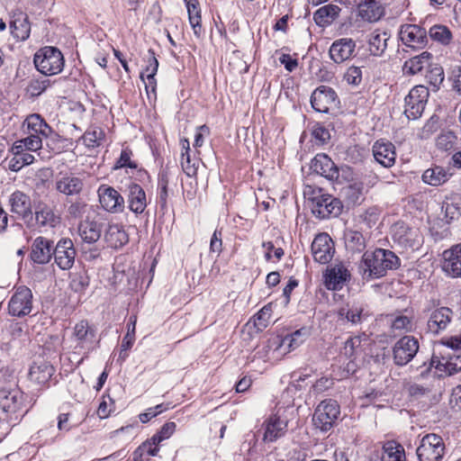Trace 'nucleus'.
<instances>
[{
  "mask_svg": "<svg viewBox=\"0 0 461 461\" xmlns=\"http://www.w3.org/2000/svg\"><path fill=\"white\" fill-rule=\"evenodd\" d=\"M311 249L314 260L322 265L328 264L335 253L334 242L326 232L316 235L312 242Z\"/></svg>",
  "mask_w": 461,
  "mask_h": 461,
  "instance_id": "15",
  "label": "nucleus"
},
{
  "mask_svg": "<svg viewBox=\"0 0 461 461\" xmlns=\"http://www.w3.org/2000/svg\"><path fill=\"white\" fill-rule=\"evenodd\" d=\"M337 104L338 95L335 90L327 86L317 87L311 95L312 107L319 113H327Z\"/></svg>",
  "mask_w": 461,
  "mask_h": 461,
  "instance_id": "16",
  "label": "nucleus"
},
{
  "mask_svg": "<svg viewBox=\"0 0 461 461\" xmlns=\"http://www.w3.org/2000/svg\"><path fill=\"white\" fill-rule=\"evenodd\" d=\"M428 35L433 41L442 46H449L453 41L452 32L447 26L442 24L431 26Z\"/></svg>",
  "mask_w": 461,
  "mask_h": 461,
  "instance_id": "45",
  "label": "nucleus"
},
{
  "mask_svg": "<svg viewBox=\"0 0 461 461\" xmlns=\"http://www.w3.org/2000/svg\"><path fill=\"white\" fill-rule=\"evenodd\" d=\"M127 203L128 208L135 215L144 212L148 205L146 192L136 183H131L127 187Z\"/></svg>",
  "mask_w": 461,
  "mask_h": 461,
  "instance_id": "26",
  "label": "nucleus"
},
{
  "mask_svg": "<svg viewBox=\"0 0 461 461\" xmlns=\"http://www.w3.org/2000/svg\"><path fill=\"white\" fill-rule=\"evenodd\" d=\"M373 156L384 167H391L395 163L396 153L393 144L384 140H376L372 148Z\"/></svg>",
  "mask_w": 461,
  "mask_h": 461,
  "instance_id": "27",
  "label": "nucleus"
},
{
  "mask_svg": "<svg viewBox=\"0 0 461 461\" xmlns=\"http://www.w3.org/2000/svg\"><path fill=\"white\" fill-rule=\"evenodd\" d=\"M426 78L434 87H438L444 80V71L441 67L435 66L431 68L427 75Z\"/></svg>",
  "mask_w": 461,
  "mask_h": 461,
  "instance_id": "64",
  "label": "nucleus"
},
{
  "mask_svg": "<svg viewBox=\"0 0 461 461\" xmlns=\"http://www.w3.org/2000/svg\"><path fill=\"white\" fill-rule=\"evenodd\" d=\"M442 269L447 276L461 278V243L443 252Z\"/></svg>",
  "mask_w": 461,
  "mask_h": 461,
  "instance_id": "23",
  "label": "nucleus"
},
{
  "mask_svg": "<svg viewBox=\"0 0 461 461\" xmlns=\"http://www.w3.org/2000/svg\"><path fill=\"white\" fill-rule=\"evenodd\" d=\"M263 427H265L263 440L265 442H274L286 433L288 419L283 417L281 408H279L276 413L271 415L264 421Z\"/></svg>",
  "mask_w": 461,
  "mask_h": 461,
  "instance_id": "17",
  "label": "nucleus"
},
{
  "mask_svg": "<svg viewBox=\"0 0 461 461\" xmlns=\"http://www.w3.org/2000/svg\"><path fill=\"white\" fill-rule=\"evenodd\" d=\"M391 330L399 333L409 332L412 330V319L402 312L390 315Z\"/></svg>",
  "mask_w": 461,
  "mask_h": 461,
  "instance_id": "47",
  "label": "nucleus"
},
{
  "mask_svg": "<svg viewBox=\"0 0 461 461\" xmlns=\"http://www.w3.org/2000/svg\"><path fill=\"white\" fill-rule=\"evenodd\" d=\"M22 143L27 152L37 151L42 148V140L39 135L30 134L28 137L17 140Z\"/></svg>",
  "mask_w": 461,
  "mask_h": 461,
  "instance_id": "57",
  "label": "nucleus"
},
{
  "mask_svg": "<svg viewBox=\"0 0 461 461\" xmlns=\"http://www.w3.org/2000/svg\"><path fill=\"white\" fill-rule=\"evenodd\" d=\"M36 68L45 76L60 73L64 68V57L61 51L52 46H46L39 50L34 55Z\"/></svg>",
  "mask_w": 461,
  "mask_h": 461,
  "instance_id": "3",
  "label": "nucleus"
},
{
  "mask_svg": "<svg viewBox=\"0 0 461 461\" xmlns=\"http://www.w3.org/2000/svg\"><path fill=\"white\" fill-rule=\"evenodd\" d=\"M53 249L54 245L52 240L45 237H38L32 244L31 259L35 264L45 265L53 258Z\"/></svg>",
  "mask_w": 461,
  "mask_h": 461,
  "instance_id": "22",
  "label": "nucleus"
},
{
  "mask_svg": "<svg viewBox=\"0 0 461 461\" xmlns=\"http://www.w3.org/2000/svg\"><path fill=\"white\" fill-rule=\"evenodd\" d=\"M312 202V212L320 219L338 216L341 212L342 205L340 201L330 194H321V190L319 191V194H314Z\"/></svg>",
  "mask_w": 461,
  "mask_h": 461,
  "instance_id": "12",
  "label": "nucleus"
},
{
  "mask_svg": "<svg viewBox=\"0 0 461 461\" xmlns=\"http://www.w3.org/2000/svg\"><path fill=\"white\" fill-rule=\"evenodd\" d=\"M456 140V137L452 131H444L438 136L436 145L439 149L448 150L453 148Z\"/></svg>",
  "mask_w": 461,
  "mask_h": 461,
  "instance_id": "58",
  "label": "nucleus"
},
{
  "mask_svg": "<svg viewBox=\"0 0 461 461\" xmlns=\"http://www.w3.org/2000/svg\"><path fill=\"white\" fill-rule=\"evenodd\" d=\"M358 15L365 21L374 23L384 14L379 0H362L357 5Z\"/></svg>",
  "mask_w": 461,
  "mask_h": 461,
  "instance_id": "33",
  "label": "nucleus"
},
{
  "mask_svg": "<svg viewBox=\"0 0 461 461\" xmlns=\"http://www.w3.org/2000/svg\"><path fill=\"white\" fill-rule=\"evenodd\" d=\"M344 79L348 85L358 86L362 81V70L359 67L351 66L344 74Z\"/></svg>",
  "mask_w": 461,
  "mask_h": 461,
  "instance_id": "63",
  "label": "nucleus"
},
{
  "mask_svg": "<svg viewBox=\"0 0 461 461\" xmlns=\"http://www.w3.org/2000/svg\"><path fill=\"white\" fill-rule=\"evenodd\" d=\"M343 239L347 250L351 253H361L366 249V238L363 233L358 230H346Z\"/></svg>",
  "mask_w": 461,
  "mask_h": 461,
  "instance_id": "40",
  "label": "nucleus"
},
{
  "mask_svg": "<svg viewBox=\"0 0 461 461\" xmlns=\"http://www.w3.org/2000/svg\"><path fill=\"white\" fill-rule=\"evenodd\" d=\"M103 131L100 129L86 131L83 135V141L88 148H95L100 145Z\"/></svg>",
  "mask_w": 461,
  "mask_h": 461,
  "instance_id": "60",
  "label": "nucleus"
},
{
  "mask_svg": "<svg viewBox=\"0 0 461 461\" xmlns=\"http://www.w3.org/2000/svg\"><path fill=\"white\" fill-rule=\"evenodd\" d=\"M104 238L109 246L114 249L122 247L129 240L123 227L119 224L109 225L104 233Z\"/></svg>",
  "mask_w": 461,
  "mask_h": 461,
  "instance_id": "41",
  "label": "nucleus"
},
{
  "mask_svg": "<svg viewBox=\"0 0 461 461\" xmlns=\"http://www.w3.org/2000/svg\"><path fill=\"white\" fill-rule=\"evenodd\" d=\"M35 220L41 227H55L59 222V218L47 204H39L35 208Z\"/></svg>",
  "mask_w": 461,
  "mask_h": 461,
  "instance_id": "42",
  "label": "nucleus"
},
{
  "mask_svg": "<svg viewBox=\"0 0 461 461\" xmlns=\"http://www.w3.org/2000/svg\"><path fill=\"white\" fill-rule=\"evenodd\" d=\"M343 354L352 362L362 357L364 355V348L361 338L356 336L347 339L344 344Z\"/></svg>",
  "mask_w": 461,
  "mask_h": 461,
  "instance_id": "46",
  "label": "nucleus"
},
{
  "mask_svg": "<svg viewBox=\"0 0 461 461\" xmlns=\"http://www.w3.org/2000/svg\"><path fill=\"white\" fill-rule=\"evenodd\" d=\"M429 91L422 85L413 86L404 98L403 113L408 120H417L421 117L428 99Z\"/></svg>",
  "mask_w": 461,
  "mask_h": 461,
  "instance_id": "6",
  "label": "nucleus"
},
{
  "mask_svg": "<svg viewBox=\"0 0 461 461\" xmlns=\"http://www.w3.org/2000/svg\"><path fill=\"white\" fill-rule=\"evenodd\" d=\"M312 136L318 144H325L330 138L328 129L320 122H315L312 127Z\"/></svg>",
  "mask_w": 461,
  "mask_h": 461,
  "instance_id": "59",
  "label": "nucleus"
},
{
  "mask_svg": "<svg viewBox=\"0 0 461 461\" xmlns=\"http://www.w3.org/2000/svg\"><path fill=\"white\" fill-rule=\"evenodd\" d=\"M436 366L440 371H444L448 375H452L461 371V352L453 351L447 354L446 357H442V360H439L437 357H432L429 366L425 370L421 371V375H424L425 372L429 371L431 366Z\"/></svg>",
  "mask_w": 461,
  "mask_h": 461,
  "instance_id": "25",
  "label": "nucleus"
},
{
  "mask_svg": "<svg viewBox=\"0 0 461 461\" xmlns=\"http://www.w3.org/2000/svg\"><path fill=\"white\" fill-rule=\"evenodd\" d=\"M339 319L342 321H347L353 325L361 323L367 316L365 312V304L359 302L348 303L346 306L339 308L338 312Z\"/></svg>",
  "mask_w": 461,
  "mask_h": 461,
  "instance_id": "28",
  "label": "nucleus"
},
{
  "mask_svg": "<svg viewBox=\"0 0 461 461\" xmlns=\"http://www.w3.org/2000/svg\"><path fill=\"white\" fill-rule=\"evenodd\" d=\"M312 371L305 368L303 370H296L294 371L290 375V382L288 384V390L292 391H302L305 388L306 384L305 381L312 376Z\"/></svg>",
  "mask_w": 461,
  "mask_h": 461,
  "instance_id": "48",
  "label": "nucleus"
},
{
  "mask_svg": "<svg viewBox=\"0 0 461 461\" xmlns=\"http://www.w3.org/2000/svg\"><path fill=\"white\" fill-rule=\"evenodd\" d=\"M311 328L304 326L285 336L280 342V348L290 352L299 348L311 336Z\"/></svg>",
  "mask_w": 461,
  "mask_h": 461,
  "instance_id": "31",
  "label": "nucleus"
},
{
  "mask_svg": "<svg viewBox=\"0 0 461 461\" xmlns=\"http://www.w3.org/2000/svg\"><path fill=\"white\" fill-rule=\"evenodd\" d=\"M350 272L342 263H337L326 269L323 273L324 285L328 290H340L350 279Z\"/></svg>",
  "mask_w": 461,
  "mask_h": 461,
  "instance_id": "18",
  "label": "nucleus"
},
{
  "mask_svg": "<svg viewBox=\"0 0 461 461\" xmlns=\"http://www.w3.org/2000/svg\"><path fill=\"white\" fill-rule=\"evenodd\" d=\"M55 373L54 366L45 360L34 361L29 371L30 379L44 385L50 382Z\"/></svg>",
  "mask_w": 461,
  "mask_h": 461,
  "instance_id": "30",
  "label": "nucleus"
},
{
  "mask_svg": "<svg viewBox=\"0 0 461 461\" xmlns=\"http://www.w3.org/2000/svg\"><path fill=\"white\" fill-rule=\"evenodd\" d=\"M199 160L192 158L190 153H182L181 166L185 174L189 176H194L197 174Z\"/></svg>",
  "mask_w": 461,
  "mask_h": 461,
  "instance_id": "53",
  "label": "nucleus"
},
{
  "mask_svg": "<svg viewBox=\"0 0 461 461\" xmlns=\"http://www.w3.org/2000/svg\"><path fill=\"white\" fill-rule=\"evenodd\" d=\"M381 461H407L404 447L395 440H387L382 447Z\"/></svg>",
  "mask_w": 461,
  "mask_h": 461,
  "instance_id": "39",
  "label": "nucleus"
},
{
  "mask_svg": "<svg viewBox=\"0 0 461 461\" xmlns=\"http://www.w3.org/2000/svg\"><path fill=\"white\" fill-rule=\"evenodd\" d=\"M147 66L143 72L140 73V79L144 81V78L148 77V75H151L152 77H156L158 68V61L155 56V52L153 50L149 49L148 51L147 58Z\"/></svg>",
  "mask_w": 461,
  "mask_h": 461,
  "instance_id": "55",
  "label": "nucleus"
},
{
  "mask_svg": "<svg viewBox=\"0 0 461 461\" xmlns=\"http://www.w3.org/2000/svg\"><path fill=\"white\" fill-rule=\"evenodd\" d=\"M400 258L391 250L376 249L375 251H366L359 266L363 277L379 278L385 276L388 270L398 268Z\"/></svg>",
  "mask_w": 461,
  "mask_h": 461,
  "instance_id": "1",
  "label": "nucleus"
},
{
  "mask_svg": "<svg viewBox=\"0 0 461 461\" xmlns=\"http://www.w3.org/2000/svg\"><path fill=\"white\" fill-rule=\"evenodd\" d=\"M176 423L173 421H168L165 423L161 429L152 436L153 440H156L157 443L160 444L163 440L167 439L171 437V435L176 430Z\"/></svg>",
  "mask_w": 461,
  "mask_h": 461,
  "instance_id": "62",
  "label": "nucleus"
},
{
  "mask_svg": "<svg viewBox=\"0 0 461 461\" xmlns=\"http://www.w3.org/2000/svg\"><path fill=\"white\" fill-rule=\"evenodd\" d=\"M28 131L31 134L39 135L41 140L51 128L46 121L39 113H32L28 115L24 121Z\"/></svg>",
  "mask_w": 461,
  "mask_h": 461,
  "instance_id": "43",
  "label": "nucleus"
},
{
  "mask_svg": "<svg viewBox=\"0 0 461 461\" xmlns=\"http://www.w3.org/2000/svg\"><path fill=\"white\" fill-rule=\"evenodd\" d=\"M11 376L8 371L0 370V408L5 412H16L23 404V393L16 388L14 381H5Z\"/></svg>",
  "mask_w": 461,
  "mask_h": 461,
  "instance_id": "4",
  "label": "nucleus"
},
{
  "mask_svg": "<svg viewBox=\"0 0 461 461\" xmlns=\"http://www.w3.org/2000/svg\"><path fill=\"white\" fill-rule=\"evenodd\" d=\"M32 310V293L30 288L21 285L15 288L8 303V312L12 316L23 317Z\"/></svg>",
  "mask_w": 461,
  "mask_h": 461,
  "instance_id": "11",
  "label": "nucleus"
},
{
  "mask_svg": "<svg viewBox=\"0 0 461 461\" xmlns=\"http://www.w3.org/2000/svg\"><path fill=\"white\" fill-rule=\"evenodd\" d=\"M340 11V7L337 5H326L315 11L313 20L317 25L325 27L331 24L338 18Z\"/></svg>",
  "mask_w": 461,
  "mask_h": 461,
  "instance_id": "37",
  "label": "nucleus"
},
{
  "mask_svg": "<svg viewBox=\"0 0 461 461\" xmlns=\"http://www.w3.org/2000/svg\"><path fill=\"white\" fill-rule=\"evenodd\" d=\"M452 175L448 169L441 166L433 165L423 172L421 179L427 185L439 186L447 183Z\"/></svg>",
  "mask_w": 461,
  "mask_h": 461,
  "instance_id": "34",
  "label": "nucleus"
},
{
  "mask_svg": "<svg viewBox=\"0 0 461 461\" xmlns=\"http://www.w3.org/2000/svg\"><path fill=\"white\" fill-rule=\"evenodd\" d=\"M133 156L132 150L126 147L122 149L120 157L115 161L113 170H118L121 168L138 169V164L131 159Z\"/></svg>",
  "mask_w": 461,
  "mask_h": 461,
  "instance_id": "49",
  "label": "nucleus"
},
{
  "mask_svg": "<svg viewBox=\"0 0 461 461\" xmlns=\"http://www.w3.org/2000/svg\"><path fill=\"white\" fill-rule=\"evenodd\" d=\"M10 29L13 36L18 41L27 40L31 32L28 16L22 12L15 14L14 20L10 23Z\"/></svg>",
  "mask_w": 461,
  "mask_h": 461,
  "instance_id": "38",
  "label": "nucleus"
},
{
  "mask_svg": "<svg viewBox=\"0 0 461 461\" xmlns=\"http://www.w3.org/2000/svg\"><path fill=\"white\" fill-rule=\"evenodd\" d=\"M76 256L77 250L74 242L69 238L60 239L54 246V262L61 270H68L72 268Z\"/></svg>",
  "mask_w": 461,
  "mask_h": 461,
  "instance_id": "13",
  "label": "nucleus"
},
{
  "mask_svg": "<svg viewBox=\"0 0 461 461\" xmlns=\"http://www.w3.org/2000/svg\"><path fill=\"white\" fill-rule=\"evenodd\" d=\"M398 38L406 48L415 50L424 49L429 42L425 28L413 23L402 24L398 31Z\"/></svg>",
  "mask_w": 461,
  "mask_h": 461,
  "instance_id": "9",
  "label": "nucleus"
},
{
  "mask_svg": "<svg viewBox=\"0 0 461 461\" xmlns=\"http://www.w3.org/2000/svg\"><path fill=\"white\" fill-rule=\"evenodd\" d=\"M419 349L420 343L418 339L411 335H404L392 348L394 365L397 366H406L415 357Z\"/></svg>",
  "mask_w": 461,
  "mask_h": 461,
  "instance_id": "8",
  "label": "nucleus"
},
{
  "mask_svg": "<svg viewBox=\"0 0 461 461\" xmlns=\"http://www.w3.org/2000/svg\"><path fill=\"white\" fill-rule=\"evenodd\" d=\"M392 240L402 249H418L422 243V238L416 228H411L404 222H396L392 227Z\"/></svg>",
  "mask_w": 461,
  "mask_h": 461,
  "instance_id": "10",
  "label": "nucleus"
},
{
  "mask_svg": "<svg viewBox=\"0 0 461 461\" xmlns=\"http://www.w3.org/2000/svg\"><path fill=\"white\" fill-rule=\"evenodd\" d=\"M89 285V277L86 272H79L73 276L70 287L76 293H83Z\"/></svg>",
  "mask_w": 461,
  "mask_h": 461,
  "instance_id": "54",
  "label": "nucleus"
},
{
  "mask_svg": "<svg viewBox=\"0 0 461 461\" xmlns=\"http://www.w3.org/2000/svg\"><path fill=\"white\" fill-rule=\"evenodd\" d=\"M43 139H45L48 148L55 153L61 152L65 147L64 142L67 141L65 138L53 131L52 128L50 129V132L43 136Z\"/></svg>",
  "mask_w": 461,
  "mask_h": 461,
  "instance_id": "50",
  "label": "nucleus"
},
{
  "mask_svg": "<svg viewBox=\"0 0 461 461\" xmlns=\"http://www.w3.org/2000/svg\"><path fill=\"white\" fill-rule=\"evenodd\" d=\"M84 186L83 180L73 174H64L56 180V189L65 195H77Z\"/></svg>",
  "mask_w": 461,
  "mask_h": 461,
  "instance_id": "29",
  "label": "nucleus"
},
{
  "mask_svg": "<svg viewBox=\"0 0 461 461\" xmlns=\"http://www.w3.org/2000/svg\"><path fill=\"white\" fill-rule=\"evenodd\" d=\"M71 339L75 343V353L84 355L79 360V364H81L85 358L88 357L89 353L99 344V339L96 336V329L87 321H80L75 325Z\"/></svg>",
  "mask_w": 461,
  "mask_h": 461,
  "instance_id": "2",
  "label": "nucleus"
},
{
  "mask_svg": "<svg viewBox=\"0 0 461 461\" xmlns=\"http://www.w3.org/2000/svg\"><path fill=\"white\" fill-rule=\"evenodd\" d=\"M356 42L351 38H340L330 47V58L337 64L350 59L355 53Z\"/></svg>",
  "mask_w": 461,
  "mask_h": 461,
  "instance_id": "21",
  "label": "nucleus"
},
{
  "mask_svg": "<svg viewBox=\"0 0 461 461\" xmlns=\"http://www.w3.org/2000/svg\"><path fill=\"white\" fill-rule=\"evenodd\" d=\"M158 443L153 440L151 437L149 439L144 441L139 446L132 454L133 461H148L149 456H157L159 448Z\"/></svg>",
  "mask_w": 461,
  "mask_h": 461,
  "instance_id": "44",
  "label": "nucleus"
},
{
  "mask_svg": "<svg viewBox=\"0 0 461 461\" xmlns=\"http://www.w3.org/2000/svg\"><path fill=\"white\" fill-rule=\"evenodd\" d=\"M35 158L31 153L18 154V156H13L9 160V168L14 172H18L23 167L32 164Z\"/></svg>",
  "mask_w": 461,
  "mask_h": 461,
  "instance_id": "52",
  "label": "nucleus"
},
{
  "mask_svg": "<svg viewBox=\"0 0 461 461\" xmlns=\"http://www.w3.org/2000/svg\"><path fill=\"white\" fill-rule=\"evenodd\" d=\"M97 193L100 204L104 211L111 213H121L124 211V197L115 188L102 185Z\"/></svg>",
  "mask_w": 461,
  "mask_h": 461,
  "instance_id": "14",
  "label": "nucleus"
},
{
  "mask_svg": "<svg viewBox=\"0 0 461 461\" xmlns=\"http://www.w3.org/2000/svg\"><path fill=\"white\" fill-rule=\"evenodd\" d=\"M272 313V303L265 305L256 315L255 325L261 330L266 328L270 321Z\"/></svg>",
  "mask_w": 461,
  "mask_h": 461,
  "instance_id": "61",
  "label": "nucleus"
},
{
  "mask_svg": "<svg viewBox=\"0 0 461 461\" xmlns=\"http://www.w3.org/2000/svg\"><path fill=\"white\" fill-rule=\"evenodd\" d=\"M310 168L330 181H337L339 177V168L332 159L324 153H318L311 160Z\"/></svg>",
  "mask_w": 461,
  "mask_h": 461,
  "instance_id": "20",
  "label": "nucleus"
},
{
  "mask_svg": "<svg viewBox=\"0 0 461 461\" xmlns=\"http://www.w3.org/2000/svg\"><path fill=\"white\" fill-rule=\"evenodd\" d=\"M444 453L445 443L443 438L435 433L423 436L416 450L419 461H440Z\"/></svg>",
  "mask_w": 461,
  "mask_h": 461,
  "instance_id": "7",
  "label": "nucleus"
},
{
  "mask_svg": "<svg viewBox=\"0 0 461 461\" xmlns=\"http://www.w3.org/2000/svg\"><path fill=\"white\" fill-rule=\"evenodd\" d=\"M391 34L386 31L376 29L368 35V50L375 57H381L387 49Z\"/></svg>",
  "mask_w": 461,
  "mask_h": 461,
  "instance_id": "32",
  "label": "nucleus"
},
{
  "mask_svg": "<svg viewBox=\"0 0 461 461\" xmlns=\"http://www.w3.org/2000/svg\"><path fill=\"white\" fill-rule=\"evenodd\" d=\"M340 415V406L336 400L321 401L314 411L312 421L321 431L327 432L336 424Z\"/></svg>",
  "mask_w": 461,
  "mask_h": 461,
  "instance_id": "5",
  "label": "nucleus"
},
{
  "mask_svg": "<svg viewBox=\"0 0 461 461\" xmlns=\"http://www.w3.org/2000/svg\"><path fill=\"white\" fill-rule=\"evenodd\" d=\"M433 56L429 51H423L420 54L407 59L403 66L402 71L406 75H415L420 72L424 68L429 66Z\"/></svg>",
  "mask_w": 461,
  "mask_h": 461,
  "instance_id": "36",
  "label": "nucleus"
},
{
  "mask_svg": "<svg viewBox=\"0 0 461 461\" xmlns=\"http://www.w3.org/2000/svg\"><path fill=\"white\" fill-rule=\"evenodd\" d=\"M51 86V81L48 78H35L32 79L27 87L26 93L31 97H37L41 95Z\"/></svg>",
  "mask_w": 461,
  "mask_h": 461,
  "instance_id": "51",
  "label": "nucleus"
},
{
  "mask_svg": "<svg viewBox=\"0 0 461 461\" xmlns=\"http://www.w3.org/2000/svg\"><path fill=\"white\" fill-rule=\"evenodd\" d=\"M8 204L11 212L16 214L24 221L32 220V200L25 193L19 190L12 193L8 198Z\"/></svg>",
  "mask_w": 461,
  "mask_h": 461,
  "instance_id": "19",
  "label": "nucleus"
},
{
  "mask_svg": "<svg viewBox=\"0 0 461 461\" xmlns=\"http://www.w3.org/2000/svg\"><path fill=\"white\" fill-rule=\"evenodd\" d=\"M103 223L95 221H85L78 226V233L81 239L89 244L96 242L102 234Z\"/></svg>",
  "mask_w": 461,
  "mask_h": 461,
  "instance_id": "35",
  "label": "nucleus"
},
{
  "mask_svg": "<svg viewBox=\"0 0 461 461\" xmlns=\"http://www.w3.org/2000/svg\"><path fill=\"white\" fill-rule=\"evenodd\" d=\"M88 210V204L79 199L72 202L68 207V214L74 219L82 218Z\"/></svg>",
  "mask_w": 461,
  "mask_h": 461,
  "instance_id": "56",
  "label": "nucleus"
},
{
  "mask_svg": "<svg viewBox=\"0 0 461 461\" xmlns=\"http://www.w3.org/2000/svg\"><path fill=\"white\" fill-rule=\"evenodd\" d=\"M453 312L448 307H439L429 313L427 329L432 334L445 330L452 321Z\"/></svg>",
  "mask_w": 461,
  "mask_h": 461,
  "instance_id": "24",
  "label": "nucleus"
}]
</instances>
